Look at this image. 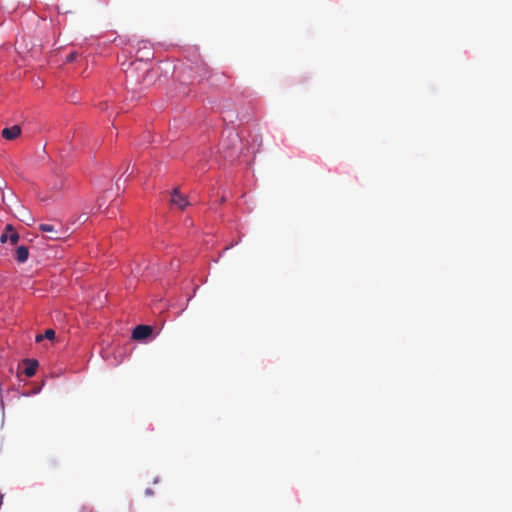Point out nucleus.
Instances as JSON below:
<instances>
[{"mask_svg":"<svg viewBox=\"0 0 512 512\" xmlns=\"http://www.w3.org/2000/svg\"><path fill=\"white\" fill-rule=\"evenodd\" d=\"M82 511H83V512H92V509H91V508H89V507H85V506H84V507L82 508Z\"/></svg>","mask_w":512,"mask_h":512,"instance_id":"f8f14e48","label":"nucleus"},{"mask_svg":"<svg viewBox=\"0 0 512 512\" xmlns=\"http://www.w3.org/2000/svg\"><path fill=\"white\" fill-rule=\"evenodd\" d=\"M19 234L18 232L13 228L12 225L8 224V241L15 245L19 241Z\"/></svg>","mask_w":512,"mask_h":512,"instance_id":"0eeeda50","label":"nucleus"},{"mask_svg":"<svg viewBox=\"0 0 512 512\" xmlns=\"http://www.w3.org/2000/svg\"><path fill=\"white\" fill-rule=\"evenodd\" d=\"M39 229L42 232L47 233L48 234L47 238L50 239V240H58V239L63 238L64 232L61 231V230L56 229V227L54 225H51V224H40L39 225Z\"/></svg>","mask_w":512,"mask_h":512,"instance_id":"7ed1b4c3","label":"nucleus"},{"mask_svg":"<svg viewBox=\"0 0 512 512\" xmlns=\"http://www.w3.org/2000/svg\"><path fill=\"white\" fill-rule=\"evenodd\" d=\"M79 57H80V55L76 51H71L69 54H67L66 61L67 62L81 61V59H79Z\"/></svg>","mask_w":512,"mask_h":512,"instance_id":"1a4fd4ad","label":"nucleus"},{"mask_svg":"<svg viewBox=\"0 0 512 512\" xmlns=\"http://www.w3.org/2000/svg\"><path fill=\"white\" fill-rule=\"evenodd\" d=\"M55 338V331L53 329H47L44 334L36 336V342H41L43 339L52 340Z\"/></svg>","mask_w":512,"mask_h":512,"instance_id":"6e6552de","label":"nucleus"},{"mask_svg":"<svg viewBox=\"0 0 512 512\" xmlns=\"http://www.w3.org/2000/svg\"><path fill=\"white\" fill-rule=\"evenodd\" d=\"M29 257V250L26 246H18L15 251V258L19 263H24Z\"/></svg>","mask_w":512,"mask_h":512,"instance_id":"423d86ee","label":"nucleus"},{"mask_svg":"<svg viewBox=\"0 0 512 512\" xmlns=\"http://www.w3.org/2000/svg\"><path fill=\"white\" fill-rule=\"evenodd\" d=\"M1 135L6 140H14L21 135V128L19 125L4 128L1 132Z\"/></svg>","mask_w":512,"mask_h":512,"instance_id":"20e7f679","label":"nucleus"},{"mask_svg":"<svg viewBox=\"0 0 512 512\" xmlns=\"http://www.w3.org/2000/svg\"><path fill=\"white\" fill-rule=\"evenodd\" d=\"M24 365H25V368H24L25 375L27 377L34 376L36 373L37 367H38V362L33 359H26L24 361Z\"/></svg>","mask_w":512,"mask_h":512,"instance_id":"39448f33","label":"nucleus"},{"mask_svg":"<svg viewBox=\"0 0 512 512\" xmlns=\"http://www.w3.org/2000/svg\"><path fill=\"white\" fill-rule=\"evenodd\" d=\"M170 203L179 208L180 210H184L190 203L187 200L186 196L180 193L179 188H175L171 193Z\"/></svg>","mask_w":512,"mask_h":512,"instance_id":"f257e3e1","label":"nucleus"},{"mask_svg":"<svg viewBox=\"0 0 512 512\" xmlns=\"http://www.w3.org/2000/svg\"><path fill=\"white\" fill-rule=\"evenodd\" d=\"M152 332L153 328L150 325H137L132 331V338L141 341L148 338Z\"/></svg>","mask_w":512,"mask_h":512,"instance_id":"f03ea898","label":"nucleus"},{"mask_svg":"<svg viewBox=\"0 0 512 512\" xmlns=\"http://www.w3.org/2000/svg\"><path fill=\"white\" fill-rule=\"evenodd\" d=\"M146 494H152V491L150 489H147Z\"/></svg>","mask_w":512,"mask_h":512,"instance_id":"4468645a","label":"nucleus"},{"mask_svg":"<svg viewBox=\"0 0 512 512\" xmlns=\"http://www.w3.org/2000/svg\"><path fill=\"white\" fill-rule=\"evenodd\" d=\"M129 170V164L126 165V168H125V171H124V174Z\"/></svg>","mask_w":512,"mask_h":512,"instance_id":"ddd939ff","label":"nucleus"},{"mask_svg":"<svg viewBox=\"0 0 512 512\" xmlns=\"http://www.w3.org/2000/svg\"><path fill=\"white\" fill-rule=\"evenodd\" d=\"M0 242L1 243H6L8 242V225H6L4 231L2 232V234L0 235Z\"/></svg>","mask_w":512,"mask_h":512,"instance_id":"9d476101","label":"nucleus"},{"mask_svg":"<svg viewBox=\"0 0 512 512\" xmlns=\"http://www.w3.org/2000/svg\"><path fill=\"white\" fill-rule=\"evenodd\" d=\"M149 55H151V52L148 50L146 58L136 56V61H148L149 60Z\"/></svg>","mask_w":512,"mask_h":512,"instance_id":"9b49d317","label":"nucleus"}]
</instances>
